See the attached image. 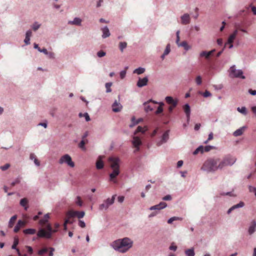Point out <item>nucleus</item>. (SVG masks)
I'll return each instance as SVG.
<instances>
[{
	"mask_svg": "<svg viewBox=\"0 0 256 256\" xmlns=\"http://www.w3.org/2000/svg\"><path fill=\"white\" fill-rule=\"evenodd\" d=\"M236 160V159L230 156H226L222 159L209 158L204 163L202 170L207 172H215L218 169L222 170L224 168L232 166Z\"/></svg>",
	"mask_w": 256,
	"mask_h": 256,
	"instance_id": "nucleus-1",
	"label": "nucleus"
},
{
	"mask_svg": "<svg viewBox=\"0 0 256 256\" xmlns=\"http://www.w3.org/2000/svg\"><path fill=\"white\" fill-rule=\"evenodd\" d=\"M112 246L114 250L125 252L132 246V242L130 238H125L114 241Z\"/></svg>",
	"mask_w": 256,
	"mask_h": 256,
	"instance_id": "nucleus-2",
	"label": "nucleus"
},
{
	"mask_svg": "<svg viewBox=\"0 0 256 256\" xmlns=\"http://www.w3.org/2000/svg\"><path fill=\"white\" fill-rule=\"evenodd\" d=\"M108 161L112 170V172L110 174V180L116 184L118 182L115 180V178L120 174V160L118 158L111 157L109 158Z\"/></svg>",
	"mask_w": 256,
	"mask_h": 256,
	"instance_id": "nucleus-3",
	"label": "nucleus"
},
{
	"mask_svg": "<svg viewBox=\"0 0 256 256\" xmlns=\"http://www.w3.org/2000/svg\"><path fill=\"white\" fill-rule=\"evenodd\" d=\"M230 76L231 78H238L242 79L245 78L243 76V72L242 70H236L235 66H231L229 70Z\"/></svg>",
	"mask_w": 256,
	"mask_h": 256,
	"instance_id": "nucleus-4",
	"label": "nucleus"
},
{
	"mask_svg": "<svg viewBox=\"0 0 256 256\" xmlns=\"http://www.w3.org/2000/svg\"><path fill=\"white\" fill-rule=\"evenodd\" d=\"M58 162L60 164H62L64 163L66 164L70 168H74V162L72 161L70 156L68 154H66L62 156L59 160Z\"/></svg>",
	"mask_w": 256,
	"mask_h": 256,
	"instance_id": "nucleus-5",
	"label": "nucleus"
},
{
	"mask_svg": "<svg viewBox=\"0 0 256 256\" xmlns=\"http://www.w3.org/2000/svg\"><path fill=\"white\" fill-rule=\"evenodd\" d=\"M85 214L84 212H78V211H74L72 210H69L67 213L66 216L68 218H72L74 217H78L79 218H82Z\"/></svg>",
	"mask_w": 256,
	"mask_h": 256,
	"instance_id": "nucleus-6",
	"label": "nucleus"
},
{
	"mask_svg": "<svg viewBox=\"0 0 256 256\" xmlns=\"http://www.w3.org/2000/svg\"><path fill=\"white\" fill-rule=\"evenodd\" d=\"M214 147L210 146H198L194 152L193 154L196 155L198 154L199 152L202 154L204 152H208L210 151L211 150L213 149Z\"/></svg>",
	"mask_w": 256,
	"mask_h": 256,
	"instance_id": "nucleus-7",
	"label": "nucleus"
},
{
	"mask_svg": "<svg viewBox=\"0 0 256 256\" xmlns=\"http://www.w3.org/2000/svg\"><path fill=\"white\" fill-rule=\"evenodd\" d=\"M176 43L178 46H182L184 48V49L186 50H188L190 48V47L188 45L187 42L186 41H183L182 42H179L180 40V31L178 30L176 32Z\"/></svg>",
	"mask_w": 256,
	"mask_h": 256,
	"instance_id": "nucleus-8",
	"label": "nucleus"
},
{
	"mask_svg": "<svg viewBox=\"0 0 256 256\" xmlns=\"http://www.w3.org/2000/svg\"><path fill=\"white\" fill-rule=\"evenodd\" d=\"M132 144L134 147L135 148L134 152H138L140 150V146L142 144V141L139 137L134 136L132 140Z\"/></svg>",
	"mask_w": 256,
	"mask_h": 256,
	"instance_id": "nucleus-9",
	"label": "nucleus"
},
{
	"mask_svg": "<svg viewBox=\"0 0 256 256\" xmlns=\"http://www.w3.org/2000/svg\"><path fill=\"white\" fill-rule=\"evenodd\" d=\"M156 104L157 103L152 100L145 102L144 104V106L146 112H148L152 111L155 107V104Z\"/></svg>",
	"mask_w": 256,
	"mask_h": 256,
	"instance_id": "nucleus-10",
	"label": "nucleus"
},
{
	"mask_svg": "<svg viewBox=\"0 0 256 256\" xmlns=\"http://www.w3.org/2000/svg\"><path fill=\"white\" fill-rule=\"evenodd\" d=\"M237 34H238V30H234V32L232 34H230V36L228 37V42L226 44L225 46L227 44H229L228 48H232L233 47L232 42H233L234 40L235 39L236 36H237Z\"/></svg>",
	"mask_w": 256,
	"mask_h": 256,
	"instance_id": "nucleus-11",
	"label": "nucleus"
},
{
	"mask_svg": "<svg viewBox=\"0 0 256 256\" xmlns=\"http://www.w3.org/2000/svg\"><path fill=\"white\" fill-rule=\"evenodd\" d=\"M38 238H51L52 236L44 229L40 228L37 233Z\"/></svg>",
	"mask_w": 256,
	"mask_h": 256,
	"instance_id": "nucleus-12",
	"label": "nucleus"
},
{
	"mask_svg": "<svg viewBox=\"0 0 256 256\" xmlns=\"http://www.w3.org/2000/svg\"><path fill=\"white\" fill-rule=\"evenodd\" d=\"M166 101L168 104L172 106V107H176L178 104V100L177 99H174L172 96H166Z\"/></svg>",
	"mask_w": 256,
	"mask_h": 256,
	"instance_id": "nucleus-13",
	"label": "nucleus"
},
{
	"mask_svg": "<svg viewBox=\"0 0 256 256\" xmlns=\"http://www.w3.org/2000/svg\"><path fill=\"white\" fill-rule=\"evenodd\" d=\"M167 206V204L164 202H160L158 204H156L151 206L150 210H160L165 208Z\"/></svg>",
	"mask_w": 256,
	"mask_h": 256,
	"instance_id": "nucleus-14",
	"label": "nucleus"
},
{
	"mask_svg": "<svg viewBox=\"0 0 256 256\" xmlns=\"http://www.w3.org/2000/svg\"><path fill=\"white\" fill-rule=\"evenodd\" d=\"M148 82V78L144 77L142 78H139L136 85L138 87L142 88L144 86L147 85Z\"/></svg>",
	"mask_w": 256,
	"mask_h": 256,
	"instance_id": "nucleus-15",
	"label": "nucleus"
},
{
	"mask_svg": "<svg viewBox=\"0 0 256 256\" xmlns=\"http://www.w3.org/2000/svg\"><path fill=\"white\" fill-rule=\"evenodd\" d=\"M169 130H166V132H165L162 136V140L160 142H158V144H157V145L158 146H160L161 145L162 143L164 142H166L168 139V138H169Z\"/></svg>",
	"mask_w": 256,
	"mask_h": 256,
	"instance_id": "nucleus-16",
	"label": "nucleus"
},
{
	"mask_svg": "<svg viewBox=\"0 0 256 256\" xmlns=\"http://www.w3.org/2000/svg\"><path fill=\"white\" fill-rule=\"evenodd\" d=\"M112 110L114 112H119L122 108V106L120 103L118 102L116 100L114 102L112 106Z\"/></svg>",
	"mask_w": 256,
	"mask_h": 256,
	"instance_id": "nucleus-17",
	"label": "nucleus"
},
{
	"mask_svg": "<svg viewBox=\"0 0 256 256\" xmlns=\"http://www.w3.org/2000/svg\"><path fill=\"white\" fill-rule=\"evenodd\" d=\"M216 50H212L210 52L202 51L200 53V56L201 57H205L206 58L208 59L210 56H212L214 52Z\"/></svg>",
	"mask_w": 256,
	"mask_h": 256,
	"instance_id": "nucleus-18",
	"label": "nucleus"
},
{
	"mask_svg": "<svg viewBox=\"0 0 256 256\" xmlns=\"http://www.w3.org/2000/svg\"><path fill=\"white\" fill-rule=\"evenodd\" d=\"M182 24H186L190 22V17L188 14H185L181 16Z\"/></svg>",
	"mask_w": 256,
	"mask_h": 256,
	"instance_id": "nucleus-19",
	"label": "nucleus"
},
{
	"mask_svg": "<svg viewBox=\"0 0 256 256\" xmlns=\"http://www.w3.org/2000/svg\"><path fill=\"white\" fill-rule=\"evenodd\" d=\"M26 223L25 222L19 220L14 228V232H18L20 230L21 227H23L26 225Z\"/></svg>",
	"mask_w": 256,
	"mask_h": 256,
	"instance_id": "nucleus-20",
	"label": "nucleus"
},
{
	"mask_svg": "<svg viewBox=\"0 0 256 256\" xmlns=\"http://www.w3.org/2000/svg\"><path fill=\"white\" fill-rule=\"evenodd\" d=\"M246 127V126H242V128H240L236 130L233 134L234 136H242L244 132L245 131Z\"/></svg>",
	"mask_w": 256,
	"mask_h": 256,
	"instance_id": "nucleus-21",
	"label": "nucleus"
},
{
	"mask_svg": "<svg viewBox=\"0 0 256 256\" xmlns=\"http://www.w3.org/2000/svg\"><path fill=\"white\" fill-rule=\"evenodd\" d=\"M256 230V222L255 220H253L250 224V226L248 228V233L250 234H252Z\"/></svg>",
	"mask_w": 256,
	"mask_h": 256,
	"instance_id": "nucleus-22",
	"label": "nucleus"
},
{
	"mask_svg": "<svg viewBox=\"0 0 256 256\" xmlns=\"http://www.w3.org/2000/svg\"><path fill=\"white\" fill-rule=\"evenodd\" d=\"M244 206V202H240L238 204H235V205L233 206L232 207H231L228 210V214H229L230 212H231L232 211L234 210L236 208H242V207Z\"/></svg>",
	"mask_w": 256,
	"mask_h": 256,
	"instance_id": "nucleus-23",
	"label": "nucleus"
},
{
	"mask_svg": "<svg viewBox=\"0 0 256 256\" xmlns=\"http://www.w3.org/2000/svg\"><path fill=\"white\" fill-rule=\"evenodd\" d=\"M96 167L98 170H100L104 167V162L102 160V156H100L96 162Z\"/></svg>",
	"mask_w": 256,
	"mask_h": 256,
	"instance_id": "nucleus-24",
	"label": "nucleus"
},
{
	"mask_svg": "<svg viewBox=\"0 0 256 256\" xmlns=\"http://www.w3.org/2000/svg\"><path fill=\"white\" fill-rule=\"evenodd\" d=\"M49 218V214H45L44 218L40 220L39 224L42 226H44L48 222Z\"/></svg>",
	"mask_w": 256,
	"mask_h": 256,
	"instance_id": "nucleus-25",
	"label": "nucleus"
},
{
	"mask_svg": "<svg viewBox=\"0 0 256 256\" xmlns=\"http://www.w3.org/2000/svg\"><path fill=\"white\" fill-rule=\"evenodd\" d=\"M184 110L188 120L190 116V107L188 104H186L184 106Z\"/></svg>",
	"mask_w": 256,
	"mask_h": 256,
	"instance_id": "nucleus-26",
	"label": "nucleus"
},
{
	"mask_svg": "<svg viewBox=\"0 0 256 256\" xmlns=\"http://www.w3.org/2000/svg\"><path fill=\"white\" fill-rule=\"evenodd\" d=\"M102 37L103 38H106L110 36V32L107 26H106L102 29Z\"/></svg>",
	"mask_w": 256,
	"mask_h": 256,
	"instance_id": "nucleus-27",
	"label": "nucleus"
},
{
	"mask_svg": "<svg viewBox=\"0 0 256 256\" xmlns=\"http://www.w3.org/2000/svg\"><path fill=\"white\" fill-rule=\"evenodd\" d=\"M82 20L78 18H76L72 21H70L68 24L76 25V26H80L82 23Z\"/></svg>",
	"mask_w": 256,
	"mask_h": 256,
	"instance_id": "nucleus-28",
	"label": "nucleus"
},
{
	"mask_svg": "<svg viewBox=\"0 0 256 256\" xmlns=\"http://www.w3.org/2000/svg\"><path fill=\"white\" fill-rule=\"evenodd\" d=\"M44 226H46V231L48 234H50L51 236H52V233L56 232V230H54L52 228V226H51L50 224H46Z\"/></svg>",
	"mask_w": 256,
	"mask_h": 256,
	"instance_id": "nucleus-29",
	"label": "nucleus"
},
{
	"mask_svg": "<svg viewBox=\"0 0 256 256\" xmlns=\"http://www.w3.org/2000/svg\"><path fill=\"white\" fill-rule=\"evenodd\" d=\"M36 230L34 228H27L23 230L25 234H34L36 233Z\"/></svg>",
	"mask_w": 256,
	"mask_h": 256,
	"instance_id": "nucleus-30",
	"label": "nucleus"
},
{
	"mask_svg": "<svg viewBox=\"0 0 256 256\" xmlns=\"http://www.w3.org/2000/svg\"><path fill=\"white\" fill-rule=\"evenodd\" d=\"M16 218H17L16 215H14L10 218L9 223H8V227L9 228H11L14 226Z\"/></svg>",
	"mask_w": 256,
	"mask_h": 256,
	"instance_id": "nucleus-31",
	"label": "nucleus"
},
{
	"mask_svg": "<svg viewBox=\"0 0 256 256\" xmlns=\"http://www.w3.org/2000/svg\"><path fill=\"white\" fill-rule=\"evenodd\" d=\"M170 44H167V46H166V49L164 50V52L162 56V59H164V56H166L168 55L170 53Z\"/></svg>",
	"mask_w": 256,
	"mask_h": 256,
	"instance_id": "nucleus-32",
	"label": "nucleus"
},
{
	"mask_svg": "<svg viewBox=\"0 0 256 256\" xmlns=\"http://www.w3.org/2000/svg\"><path fill=\"white\" fill-rule=\"evenodd\" d=\"M116 195H114L112 198H107L105 201L104 202L108 204V206H110L111 204H112L114 202V200H115V197H116Z\"/></svg>",
	"mask_w": 256,
	"mask_h": 256,
	"instance_id": "nucleus-33",
	"label": "nucleus"
},
{
	"mask_svg": "<svg viewBox=\"0 0 256 256\" xmlns=\"http://www.w3.org/2000/svg\"><path fill=\"white\" fill-rule=\"evenodd\" d=\"M28 200L26 198H22L20 201V204L25 207V210H26L28 206H26V205L28 204Z\"/></svg>",
	"mask_w": 256,
	"mask_h": 256,
	"instance_id": "nucleus-34",
	"label": "nucleus"
},
{
	"mask_svg": "<svg viewBox=\"0 0 256 256\" xmlns=\"http://www.w3.org/2000/svg\"><path fill=\"white\" fill-rule=\"evenodd\" d=\"M18 242H19V240H18V238L14 237V244L12 246V249H14L16 250V249H18V248H16V246H17L18 244Z\"/></svg>",
	"mask_w": 256,
	"mask_h": 256,
	"instance_id": "nucleus-35",
	"label": "nucleus"
},
{
	"mask_svg": "<svg viewBox=\"0 0 256 256\" xmlns=\"http://www.w3.org/2000/svg\"><path fill=\"white\" fill-rule=\"evenodd\" d=\"M145 72V69L142 68H138L136 69L134 71V73L137 74H143Z\"/></svg>",
	"mask_w": 256,
	"mask_h": 256,
	"instance_id": "nucleus-36",
	"label": "nucleus"
},
{
	"mask_svg": "<svg viewBox=\"0 0 256 256\" xmlns=\"http://www.w3.org/2000/svg\"><path fill=\"white\" fill-rule=\"evenodd\" d=\"M185 253L188 256H194L195 254L194 250L192 248L186 250Z\"/></svg>",
	"mask_w": 256,
	"mask_h": 256,
	"instance_id": "nucleus-37",
	"label": "nucleus"
},
{
	"mask_svg": "<svg viewBox=\"0 0 256 256\" xmlns=\"http://www.w3.org/2000/svg\"><path fill=\"white\" fill-rule=\"evenodd\" d=\"M127 46V43L126 42H120L119 44V48L122 52Z\"/></svg>",
	"mask_w": 256,
	"mask_h": 256,
	"instance_id": "nucleus-38",
	"label": "nucleus"
},
{
	"mask_svg": "<svg viewBox=\"0 0 256 256\" xmlns=\"http://www.w3.org/2000/svg\"><path fill=\"white\" fill-rule=\"evenodd\" d=\"M146 130V129H144V128H142V126H138L136 128V130L134 132V134H136L138 132H141L142 133H144Z\"/></svg>",
	"mask_w": 256,
	"mask_h": 256,
	"instance_id": "nucleus-39",
	"label": "nucleus"
},
{
	"mask_svg": "<svg viewBox=\"0 0 256 256\" xmlns=\"http://www.w3.org/2000/svg\"><path fill=\"white\" fill-rule=\"evenodd\" d=\"M164 106V104L161 102L160 104V106L158 108L156 111V114H160L163 111L162 106Z\"/></svg>",
	"mask_w": 256,
	"mask_h": 256,
	"instance_id": "nucleus-40",
	"label": "nucleus"
},
{
	"mask_svg": "<svg viewBox=\"0 0 256 256\" xmlns=\"http://www.w3.org/2000/svg\"><path fill=\"white\" fill-rule=\"evenodd\" d=\"M108 204H106L104 202V203L102 204L99 206V208L100 210H106L108 206Z\"/></svg>",
	"mask_w": 256,
	"mask_h": 256,
	"instance_id": "nucleus-41",
	"label": "nucleus"
},
{
	"mask_svg": "<svg viewBox=\"0 0 256 256\" xmlns=\"http://www.w3.org/2000/svg\"><path fill=\"white\" fill-rule=\"evenodd\" d=\"M48 248H42V249H41V250H39L38 251V255H40V256H42V255H43L44 254H45V253L47 252H48Z\"/></svg>",
	"mask_w": 256,
	"mask_h": 256,
	"instance_id": "nucleus-42",
	"label": "nucleus"
},
{
	"mask_svg": "<svg viewBox=\"0 0 256 256\" xmlns=\"http://www.w3.org/2000/svg\"><path fill=\"white\" fill-rule=\"evenodd\" d=\"M112 86V82H107L106 84V92H110L112 91V90L110 88V86Z\"/></svg>",
	"mask_w": 256,
	"mask_h": 256,
	"instance_id": "nucleus-43",
	"label": "nucleus"
},
{
	"mask_svg": "<svg viewBox=\"0 0 256 256\" xmlns=\"http://www.w3.org/2000/svg\"><path fill=\"white\" fill-rule=\"evenodd\" d=\"M128 67L126 66V67L125 68V70H122V71L120 72V78L122 79H123L125 77V76L126 75V70H128Z\"/></svg>",
	"mask_w": 256,
	"mask_h": 256,
	"instance_id": "nucleus-44",
	"label": "nucleus"
},
{
	"mask_svg": "<svg viewBox=\"0 0 256 256\" xmlns=\"http://www.w3.org/2000/svg\"><path fill=\"white\" fill-rule=\"evenodd\" d=\"M238 111L244 114H246V110L245 107H242V108H237Z\"/></svg>",
	"mask_w": 256,
	"mask_h": 256,
	"instance_id": "nucleus-45",
	"label": "nucleus"
},
{
	"mask_svg": "<svg viewBox=\"0 0 256 256\" xmlns=\"http://www.w3.org/2000/svg\"><path fill=\"white\" fill-rule=\"evenodd\" d=\"M87 142H88L87 140L82 139L79 144V147L82 149H84V146Z\"/></svg>",
	"mask_w": 256,
	"mask_h": 256,
	"instance_id": "nucleus-46",
	"label": "nucleus"
},
{
	"mask_svg": "<svg viewBox=\"0 0 256 256\" xmlns=\"http://www.w3.org/2000/svg\"><path fill=\"white\" fill-rule=\"evenodd\" d=\"M196 82L198 85H200L202 82V78L200 76H197L195 80Z\"/></svg>",
	"mask_w": 256,
	"mask_h": 256,
	"instance_id": "nucleus-47",
	"label": "nucleus"
},
{
	"mask_svg": "<svg viewBox=\"0 0 256 256\" xmlns=\"http://www.w3.org/2000/svg\"><path fill=\"white\" fill-rule=\"evenodd\" d=\"M76 204L79 206H81L82 205V201L81 200L80 196H78L76 197Z\"/></svg>",
	"mask_w": 256,
	"mask_h": 256,
	"instance_id": "nucleus-48",
	"label": "nucleus"
},
{
	"mask_svg": "<svg viewBox=\"0 0 256 256\" xmlns=\"http://www.w3.org/2000/svg\"><path fill=\"white\" fill-rule=\"evenodd\" d=\"M106 55V52H104V51L103 50H100L99 52H97V56L99 57V58H102V57H103L104 56H105Z\"/></svg>",
	"mask_w": 256,
	"mask_h": 256,
	"instance_id": "nucleus-49",
	"label": "nucleus"
},
{
	"mask_svg": "<svg viewBox=\"0 0 256 256\" xmlns=\"http://www.w3.org/2000/svg\"><path fill=\"white\" fill-rule=\"evenodd\" d=\"M169 249L172 250L176 251L177 250V246L175 245L174 242H172Z\"/></svg>",
	"mask_w": 256,
	"mask_h": 256,
	"instance_id": "nucleus-50",
	"label": "nucleus"
},
{
	"mask_svg": "<svg viewBox=\"0 0 256 256\" xmlns=\"http://www.w3.org/2000/svg\"><path fill=\"white\" fill-rule=\"evenodd\" d=\"M132 124H130V127H132L135 124H138L139 122L138 120H136L135 118L134 117H133L132 118Z\"/></svg>",
	"mask_w": 256,
	"mask_h": 256,
	"instance_id": "nucleus-51",
	"label": "nucleus"
},
{
	"mask_svg": "<svg viewBox=\"0 0 256 256\" xmlns=\"http://www.w3.org/2000/svg\"><path fill=\"white\" fill-rule=\"evenodd\" d=\"M212 139H213V134H212V132H210L208 134V140L204 142V144H207L210 140H211Z\"/></svg>",
	"mask_w": 256,
	"mask_h": 256,
	"instance_id": "nucleus-52",
	"label": "nucleus"
},
{
	"mask_svg": "<svg viewBox=\"0 0 256 256\" xmlns=\"http://www.w3.org/2000/svg\"><path fill=\"white\" fill-rule=\"evenodd\" d=\"M10 164H6L5 165L0 166V169L4 171V170H6L7 169H8L10 168Z\"/></svg>",
	"mask_w": 256,
	"mask_h": 256,
	"instance_id": "nucleus-53",
	"label": "nucleus"
},
{
	"mask_svg": "<svg viewBox=\"0 0 256 256\" xmlns=\"http://www.w3.org/2000/svg\"><path fill=\"white\" fill-rule=\"evenodd\" d=\"M203 96L205 98H207L208 96H211V94L210 92L208 91V90H206L205 92H204L203 94Z\"/></svg>",
	"mask_w": 256,
	"mask_h": 256,
	"instance_id": "nucleus-54",
	"label": "nucleus"
},
{
	"mask_svg": "<svg viewBox=\"0 0 256 256\" xmlns=\"http://www.w3.org/2000/svg\"><path fill=\"white\" fill-rule=\"evenodd\" d=\"M26 248L27 249L28 252V253H30V254H32V252H33V249H32V248L31 246H26Z\"/></svg>",
	"mask_w": 256,
	"mask_h": 256,
	"instance_id": "nucleus-55",
	"label": "nucleus"
},
{
	"mask_svg": "<svg viewBox=\"0 0 256 256\" xmlns=\"http://www.w3.org/2000/svg\"><path fill=\"white\" fill-rule=\"evenodd\" d=\"M40 26V25L38 23H35L33 24L32 28L34 30H37Z\"/></svg>",
	"mask_w": 256,
	"mask_h": 256,
	"instance_id": "nucleus-56",
	"label": "nucleus"
},
{
	"mask_svg": "<svg viewBox=\"0 0 256 256\" xmlns=\"http://www.w3.org/2000/svg\"><path fill=\"white\" fill-rule=\"evenodd\" d=\"M20 182V180L18 178H16L14 182L11 183L10 185L12 186H14L16 184H18Z\"/></svg>",
	"mask_w": 256,
	"mask_h": 256,
	"instance_id": "nucleus-57",
	"label": "nucleus"
},
{
	"mask_svg": "<svg viewBox=\"0 0 256 256\" xmlns=\"http://www.w3.org/2000/svg\"><path fill=\"white\" fill-rule=\"evenodd\" d=\"M78 224H79V226H80L81 228H84L86 226V224L84 223V221H82V220H79V222H78Z\"/></svg>",
	"mask_w": 256,
	"mask_h": 256,
	"instance_id": "nucleus-58",
	"label": "nucleus"
},
{
	"mask_svg": "<svg viewBox=\"0 0 256 256\" xmlns=\"http://www.w3.org/2000/svg\"><path fill=\"white\" fill-rule=\"evenodd\" d=\"M172 199V197L170 195H166L162 198L164 200H170Z\"/></svg>",
	"mask_w": 256,
	"mask_h": 256,
	"instance_id": "nucleus-59",
	"label": "nucleus"
},
{
	"mask_svg": "<svg viewBox=\"0 0 256 256\" xmlns=\"http://www.w3.org/2000/svg\"><path fill=\"white\" fill-rule=\"evenodd\" d=\"M38 51L44 53L45 54H48V52L47 50L44 48L42 49L38 48Z\"/></svg>",
	"mask_w": 256,
	"mask_h": 256,
	"instance_id": "nucleus-60",
	"label": "nucleus"
},
{
	"mask_svg": "<svg viewBox=\"0 0 256 256\" xmlns=\"http://www.w3.org/2000/svg\"><path fill=\"white\" fill-rule=\"evenodd\" d=\"M50 58H54V54L52 52H48V54H46Z\"/></svg>",
	"mask_w": 256,
	"mask_h": 256,
	"instance_id": "nucleus-61",
	"label": "nucleus"
},
{
	"mask_svg": "<svg viewBox=\"0 0 256 256\" xmlns=\"http://www.w3.org/2000/svg\"><path fill=\"white\" fill-rule=\"evenodd\" d=\"M84 116L86 122H88V121L90 120V116H88V113H86V112L84 113Z\"/></svg>",
	"mask_w": 256,
	"mask_h": 256,
	"instance_id": "nucleus-62",
	"label": "nucleus"
},
{
	"mask_svg": "<svg viewBox=\"0 0 256 256\" xmlns=\"http://www.w3.org/2000/svg\"><path fill=\"white\" fill-rule=\"evenodd\" d=\"M249 190L251 192H254L255 194H256V188L252 187V186H250L249 187Z\"/></svg>",
	"mask_w": 256,
	"mask_h": 256,
	"instance_id": "nucleus-63",
	"label": "nucleus"
},
{
	"mask_svg": "<svg viewBox=\"0 0 256 256\" xmlns=\"http://www.w3.org/2000/svg\"><path fill=\"white\" fill-rule=\"evenodd\" d=\"M50 252L48 254V256H53V255H54L53 252L54 250V249L52 248H50Z\"/></svg>",
	"mask_w": 256,
	"mask_h": 256,
	"instance_id": "nucleus-64",
	"label": "nucleus"
}]
</instances>
